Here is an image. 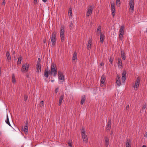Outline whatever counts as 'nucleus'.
I'll return each mask as SVG.
<instances>
[{
    "mask_svg": "<svg viewBox=\"0 0 147 147\" xmlns=\"http://www.w3.org/2000/svg\"><path fill=\"white\" fill-rule=\"evenodd\" d=\"M140 78L139 77H137L136 80L134 84L132 85L134 88V90L136 91L138 89L140 83Z\"/></svg>",
    "mask_w": 147,
    "mask_h": 147,
    "instance_id": "nucleus-1",
    "label": "nucleus"
},
{
    "mask_svg": "<svg viewBox=\"0 0 147 147\" xmlns=\"http://www.w3.org/2000/svg\"><path fill=\"white\" fill-rule=\"evenodd\" d=\"M57 69L54 63L52 64L51 66L50 73L51 74L54 76L57 75Z\"/></svg>",
    "mask_w": 147,
    "mask_h": 147,
    "instance_id": "nucleus-2",
    "label": "nucleus"
},
{
    "mask_svg": "<svg viewBox=\"0 0 147 147\" xmlns=\"http://www.w3.org/2000/svg\"><path fill=\"white\" fill-rule=\"evenodd\" d=\"M65 27L63 25L61 26L60 28V37L61 41L63 42L64 41L65 38Z\"/></svg>",
    "mask_w": 147,
    "mask_h": 147,
    "instance_id": "nucleus-3",
    "label": "nucleus"
},
{
    "mask_svg": "<svg viewBox=\"0 0 147 147\" xmlns=\"http://www.w3.org/2000/svg\"><path fill=\"white\" fill-rule=\"evenodd\" d=\"M29 65L28 63H26L23 64L21 69L22 72L24 73L27 72L29 69Z\"/></svg>",
    "mask_w": 147,
    "mask_h": 147,
    "instance_id": "nucleus-4",
    "label": "nucleus"
},
{
    "mask_svg": "<svg viewBox=\"0 0 147 147\" xmlns=\"http://www.w3.org/2000/svg\"><path fill=\"white\" fill-rule=\"evenodd\" d=\"M86 131L82 127L81 129V133L83 141L86 142L88 141V138L86 134Z\"/></svg>",
    "mask_w": 147,
    "mask_h": 147,
    "instance_id": "nucleus-5",
    "label": "nucleus"
},
{
    "mask_svg": "<svg viewBox=\"0 0 147 147\" xmlns=\"http://www.w3.org/2000/svg\"><path fill=\"white\" fill-rule=\"evenodd\" d=\"M129 11L131 13L133 12L134 9V0H129Z\"/></svg>",
    "mask_w": 147,
    "mask_h": 147,
    "instance_id": "nucleus-6",
    "label": "nucleus"
},
{
    "mask_svg": "<svg viewBox=\"0 0 147 147\" xmlns=\"http://www.w3.org/2000/svg\"><path fill=\"white\" fill-rule=\"evenodd\" d=\"M56 33L55 32H54L52 34L51 39V41L52 46H54L55 44Z\"/></svg>",
    "mask_w": 147,
    "mask_h": 147,
    "instance_id": "nucleus-7",
    "label": "nucleus"
},
{
    "mask_svg": "<svg viewBox=\"0 0 147 147\" xmlns=\"http://www.w3.org/2000/svg\"><path fill=\"white\" fill-rule=\"evenodd\" d=\"M59 80V82L62 83L64 81V77L63 75V74L61 72L59 71L58 72Z\"/></svg>",
    "mask_w": 147,
    "mask_h": 147,
    "instance_id": "nucleus-8",
    "label": "nucleus"
},
{
    "mask_svg": "<svg viewBox=\"0 0 147 147\" xmlns=\"http://www.w3.org/2000/svg\"><path fill=\"white\" fill-rule=\"evenodd\" d=\"M93 7L92 6H89L87 9V11L86 14L87 16H89L91 14L93 10Z\"/></svg>",
    "mask_w": 147,
    "mask_h": 147,
    "instance_id": "nucleus-9",
    "label": "nucleus"
},
{
    "mask_svg": "<svg viewBox=\"0 0 147 147\" xmlns=\"http://www.w3.org/2000/svg\"><path fill=\"white\" fill-rule=\"evenodd\" d=\"M111 11L112 12V15L113 17L115 15V5L114 3H111Z\"/></svg>",
    "mask_w": 147,
    "mask_h": 147,
    "instance_id": "nucleus-10",
    "label": "nucleus"
},
{
    "mask_svg": "<svg viewBox=\"0 0 147 147\" xmlns=\"http://www.w3.org/2000/svg\"><path fill=\"white\" fill-rule=\"evenodd\" d=\"M28 123L27 121L25 123V126L24 128L22 127V131H24L25 132L27 133L28 131Z\"/></svg>",
    "mask_w": 147,
    "mask_h": 147,
    "instance_id": "nucleus-11",
    "label": "nucleus"
},
{
    "mask_svg": "<svg viewBox=\"0 0 147 147\" xmlns=\"http://www.w3.org/2000/svg\"><path fill=\"white\" fill-rule=\"evenodd\" d=\"M77 59V53L76 52H74L72 57L73 63H76V60Z\"/></svg>",
    "mask_w": 147,
    "mask_h": 147,
    "instance_id": "nucleus-12",
    "label": "nucleus"
},
{
    "mask_svg": "<svg viewBox=\"0 0 147 147\" xmlns=\"http://www.w3.org/2000/svg\"><path fill=\"white\" fill-rule=\"evenodd\" d=\"M126 71H124L122 73V80L123 82H125L126 79Z\"/></svg>",
    "mask_w": 147,
    "mask_h": 147,
    "instance_id": "nucleus-13",
    "label": "nucleus"
},
{
    "mask_svg": "<svg viewBox=\"0 0 147 147\" xmlns=\"http://www.w3.org/2000/svg\"><path fill=\"white\" fill-rule=\"evenodd\" d=\"M116 83L119 86H120L121 84L120 75L119 74H118L117 76Z\"/></svg>",
    "mask_w": 147,
    "mask_h": 147,
    "instance_id": "nucleus-14",
    "label": "nucleus"
},
{
    "mask_svg": "<svg viewBox=\"0 0 147 147\" xmlns=\"http://www.w3.org/2000/svg\"><path fill=\"white\" fill-rule=\"evenodd\" d=\"M106 79L105 77L104 76H101V78L100 79V85L101 86H103V85L102 84H103L104 83Z\"/></svg>",
    "mask_w": 147,
    "mask_h": 147,
    "instance_id": "nucleus-15",
    "label": "nucleus"
},
{
    "mask_svg": "<svg viewBox=\"0 0 147 147\" xmlns=\"http://www.w3.org/2000/svg\"><path fill=\"white\" fill-rule=\"evenodd\" d=\"M118 66L120 68H121L122 67V62L121 60V59L118 58Z\"/></svg>",
    "mask_w": 147,
    "mask_h": 147,
    "instance_id": "nucleus-16",
    "label": "nucleus"
},
{
    "mask_svg": "<svg viewBox=\"0 0 147 147\" xmlns=\"http://www.w3.org/2000/svg\"><path fill=\"white\" fill-rule=\"evenodd\" d=\"M124 27L123 26H121L119 30V32L120 34H124Z\"/></svg>",
    "mask_w": 147,
    "mask_h": 147,
    "instance_id": "nucleus-17",
    "label": "nucleus"
},
{
    "mask_svg": "<svg viewBox=\"0 0 147 147\" xmlns=\"http://www.w3.org/2000/svg\"><path fill=\"white\" fill-rule=\"evenodd\" d=\"M111 121L110 120H109L108 121V123L107 125L106 129L107 130H108L110 129L111 128Z\"/></svg>",
    "mask_w": 147,
    "mask_h": 147,
    "instance_id": "nucleus-18",
    "label": "nucleus"
},
{
    "mask_svg": "<svg viewBox=\"0 0 147 147\" xmlns=\"http://www.w3.org/2000/svg\"><path fill=\"white\" fill-rule=\"evenodd\" d=\"M101 27L100 26H99L97 28V30L96 31V34H102L101 33Z\"/></svg>",
    "mask_w": 147,
    "mask_h": 147,
    "instance_id": "nucleus-19",
    "label": "nucleus"
},
{
    "mask_svg": "<svg viewBox=\"0 0 147 147\" xmlns=\"http://www.w3.org/2000/svg\"><path fill=\"white\" fill-rule=\"evenodd\" d=\"M105 36H104V34H101L100 35V42L103 43V42Z\"/></svg>",
    "mask_w": 147,
    "mask_h": 147,
    "instance_id": "nucleus-20",
    "label": "nucleus"
},
{
    "mask_svg": "<svg viewBox=\"0 0 147 147\" xmlns=\"http://www.w3.org/2000/svg\"><path fill=\"white\" fill-rule=\"evenodd\" d=\"M91 44H92L91 40H89V41H88V45H87V49H88L89 50L91 48Z\"/></svg>",
    "mask_w": 147,
    "mask_h": 147,
    "instance_id": "nucleus-21",
    "label": "nucleus"
},
{
    "mask_svg": "<svg viewBox=\"0 0 147 147\" xmlns=\"http://www.w3.org/2000/svg\"><path fill=\"white\" fill-rule=\"evenodd\" d=\"M12 82L13 84H15L16 83V78H15V76L14 74H12Z\"/></svg>",
    "mask_w": 147,
    "mask_h": 147,
    "instance_id": "nucleus-22",
    "label": "nucleus"
},
{
    "mask_svg": "<svg viewBox=\"0 0 147 147\" xmlns=\"http://www.w3.org/2000/svg\"><path fill=\"white\" fill-rule=\"evenodd\" d=\"M64 97L63 95H61V96L60 97L59 101V105H61L62 102V101L63 97Z\"/></svg>",
    "mask_w": 147,
    "mask_h": 147,
    "instance_id": "nucleus-23",
    "label": "nucleus"
},
{
    "mask_svg": "<svg viewBox=\"0 0 147 147\" xmlns=\"http://www.w3.org/2000/svg\"><path fill=\"white\" fill-rule=\"evenodd\" d=\"M86 99V97L85 95H83L82 96V99L81 101V105L83 104L84 102Z\"/></svg>",
    "mask_w": 147,
    "mask_h": 147,
    "instance_id": "nucleus-24",
    "label": "nucleus"
},
{
    "mask_svg": "<svg viewBox=\"0 0 147 147\" xmlns=\"http://www.w3.org/2000/svg\"><path fill=\"white\" fill-rule=\"evenodd\" d=\"M36 69L37 70L36 72L39 73L41 72V66L36 65Z\"/></svg>",
    "mask_w": 147,
    "mask_h": 147,
    "instance_id": "nucleus-25",
    "label": "nucleus"
},
{
    "mask_svg": "<svg viewBox=\"0 0 147 147\" xmlns=\"http://www.w3.org/2000/svg\"><path fill=\"white\" fill-rule=\"evenodd\" d=\"M49 71L48 69L46 70L44 72V75L47 78H48L49 76Z\"/></svg>",
    "mask_w": 147,
    "mask_h": 147,
    "instance_id": "nucleus-26",
    "label": "nucleus"
},
{
    "mask_svg": "<svg viewBox=\"0 0 147 147\" xmlns=\"http://www.w3.org/2000/svg\"><path fill=\"white\" fill-rule=\"evenodd\" d=\"M6 56L7 59L8 60H10L11 58L9 51H7L6 53Z\"/></svg>",
    "mask_w": 147,
    "mask_h": 147,
    "instance_id": "nucleus-27",
    "label": "nucleus"
},
{
    "mask_svg": "<svg viewBox=\"0 0 147 147\" xmlns=\"http://www.w3.org/2000/svg\"><path fill=\"white\" fill-rule=\"evenodd\" d=\"M121 57L123 60H125V54L124 53H123L122 51L121 52Z\"/></svg>",
    "mask_w": 147,
    "mask_h": 147,
    "instance_id": "nucleus-28",
    "label": "nucleus"
},
{
    "mask_svg": "<svg viewBox=\"0 0 147 147\" xmlns=\"http://www.w3.org/2000/svg\"><path fill=\"white\" fill-rule=\"evenodd\" d=\"M68 14L70 16H72V11L71 10V8H70L69 10Z\"/></svg>",
    "mask_w": 147,
    "mask_h": 147,
    "instance_id": "nucleus-29",
    "label": "nucleus"
},
{
    "mask_svg": "<svg viewBox=\"0 0 147 147\" xmlns=\"http://www.w3.org/2000/svg\"><path fill=\"white\" fill-rule=\"evenodd\" d=\"M116 5L118 6H120V0H116Z\"/></svg>",
    "mask_w": 147,
    "mask_h": 147,
    "instance_id": "nucleus-30",
    "label": "nucleus"
},
{
    "mask_svg": "<svg viewBox=\"0 0 147 147\" xmlns=\"http://www.w3.org/2000/svg\"><path fill=\"white\" fill-rule=\"evenodd\" d=\"M71 143H72L71 141L70 140H69L68 142V144L69 146L70 147H72V144Z\"/></svg>",
    "mask_w": 147,
    "mask_h": 147,
    "instance_id": "nucleus-31",
    "label": "nucleus"
},
{
    "mask_svg": "<svg viewBox=\"0 0 147 147\" xmlns=\"http://www.w3.org/2000/svg\"><path fill=\"white\" fill-rule=\"evenodd\" d=\"M73 27V25L72 22H71L69 24V28L71 30L72 29Z\"/></svg>",
    "mask_w": 147,
    "mask_h": 147,
    "instance_id": "nucleus-32",
    "label": "nucleus"
},
{
    "mask_svg": "<svg viewBox=\"0 0 147 147\" xmlns=\"http://www.w3.org/2000/svg\"><path fill=\"white\" fill-rule=\"evenodd\" d=\"M40 107H42L44 106V102L43 101H41L40 103Z\"/></svg>",
    "mask_w": 147,
    "mask_h": 147,
    "instance_id": "nucleus-33",
    "label": "nucleus"
},
{
    "mask_svg": "<svg viewBox=\"0 0 147 147\" xmlns=\"http://www.w3.org/2000/svg\"><path fill=\"white\" fill-rule=\"evenodd\" d=\"M22 59L21 58H19L18 61L17 62L18 64H20L21 63Z\"/></svg>",
    "mask_w": 147,
    "mask_h": 147,
    "instance_id": "nucleus-34",
    "label": "nucleus"
},
{
    "mask_svg": "<svg viewBox=\"0 0 147 147\" xmlns=\"http://www.w3.org/2000/svg\"><path fill=\"white\" fill-rule=\"evenodd\" d=\"M109 61L111 63V64H112V63L113 61V59L111 57H110L109 58Z\"/></svg>",
    "mask_w": 147,
    "mask_h": 147,
    "instance_id": "nucleus-35",
    "label": "nucleus"
},
{
    "mask_svg": "<svg viewBox=\"0 0 147 147\" xmlns=\"http://www.w3.org/2000/svg\"><path fill=\"white\" fill-rule=\"evenodd\" d=\"M28 96L26 95H25L24 97V100L25 101H26L27 100Z\"/></svg>",
    "mask_w": 147,
    "mask_h": 147,
    "instance_id": "nucleus-36",
    "label": "nucleus"
},
{
    "mask_svg": "<svg viewBox=\"0 0 147 147\" xmlns=\"http://www.w3.org/2000/svg\"><path fill=\"white\" fill-rule=\"evenodd\" d=\"M146 105H144L142 107V110L143 111H144L146 109Z\"/></svg>",
    "mask_w": 147,
    "mask_h": 147,
    "instance_id": "nucleus-37",
    "label": "nucleus"
},
{
    "mask_svg": "<svg viewBox=\"0 0 147 147\" xmlns=\"http://www.w3.org/2000/svg\"><path fill=\"white\" fill-rule=\"evenodd\" d=\"M6 123L8 124L9 126H11V125L9 123V120H7L5 121Z\"/></svg>",
    "mask_w": 147,
    "mask_h": 147,
    "instance_id": "nucleus-38",
    "label": "nucleus"
},
{
    "mask_svg": "<svg viewBox=\"0 0 147 147\" xmlns=\"http://www.w3.org/2000/svg\"><path fill=\"white\" fill-rule=\"evenodd\" d=\"M123 34H119V37L120 39L122 40V39Z\"/></svg>",
    "mask_w": 147,
    "mask_h": 147,
    "instance_id": "nucleus-39",
    "label": "nucleus"
},
{
    "mask_svg": "<svg viewBox=\"0 0 147 147\" xmlns=\"http://www.w3.org/2000/svg\"><path fill=\"white\" fill-rule=\"evenodd\" d=\"M126 145V147H130L129 143L128 142H127Z\"/></svg>",
    "mask_w": 147,
    "mask_h": 147,
    "instance_id": "nucleus-40",
    "label": "nucleus"
},
{
    "mask_svg": "<svg viewBox=\"0 0 147 147\" xmlns=\"http://www.w3.org/2000/svg\"><path fill=\"white\" fill-rule=\"evenodd\" d=\"M105 142H109V139L108 138H106L105 139Z\"/></svg>",
    "mask_w": 147,
    "mask_h": 147,
    "instance_id": "nucleus-41",
    "label": "nucleus"
},
{
    "mask_svg": "<svg viewBox=\"0 0 147 147\" xmlns=\"http://www.w3.org/2000/svg\"><path fill=\"white\" fill-rule=\"evenodd\" d=\"M37 62V64L36 65H39V66H40V63L39 62Z\"/></svg>",
    "mask_w": 147,
    "mask_h": 147,
    "instance_id": "nucleus-42",
    "label": "nucleus"
},
{
    "mask_svg": "<svg viewBox=\"0 0 147 147\" xmlns=\"http://www.w3.org/2000/svg\"><path fill=\"white\" fill-rule=\"evenodd\" d=\"M109 145V142H105V145L107 146H108Z\"/></svg>",
    "mask_w": 147,
    "mask_h": 147,
    "instance_id": "nucleus-43",
    "label": "nucleus"
},
{
    "mask_svg": "<svg viewBox=\"0 0 147 147\" xmlns=\"http://www.w3.org/2000/svg\"><path fill=\"white\" fill-rule=\"evenodd\" d=\"M41 62V60H40V58H38V60L37 61V62Z\"/></svg>",
    "mask_w": 147,
    "mask_h": 147,
    "instance_id": "nucleus-44",
    "label": "nucleus"
},
{
    "mask_svg": "<svg viewBox=\"0 0 147 147\" xmlns=\"http://www.w3.org/2000/svg\"><path fill=\"white\" fill-rule=\"evenodd\" d=\"M58 87L57 88H56L55 90V92L56 93H57L58 92Z\"/></svg>",
    "mask_w": 147,
    "mask_h": 147,
    "instance_id": "nucleus-45",
    "label": "nucleus"
},
{
    "mask_svg": "<svg viewBox=\"0 0 147 147\" xmlns=\"http://www.w3.org/2000/svg\"><path fill=\"white\" fill-rule=\"evenodd\" d=\"M129 108V105H127L126 107V109H128Z\"/></svg>",
    "mask_w": 147,
    "mask_h": 147,
    "instance_id": "nucleus-46",
    "label": "nucleus"
},
{
    "mask_svg": "<svg viewBox=\"0 0 147 147\" xmlns=\"http://www.w3.org/2000/svg\"><path fill=\"white\" fill-rule=\"evenodd\" d=\"M100 65L101 66H102L104 65V63L102 62H101L100 63Z\"/></svg>",
    "mask_w": 147,
    "mask_h": 147,
    "instance_id": "nucleus-47",
    "label": "nucleus"
},
{
    "mask_svg": "<svg viewBox=\"0 0 147 147\" xmlns=\"http://www.w3.org/2000/svg\"><path fill=\"white\" fill-rule=\"evenodd\" d=\"M144 136L147 138V131L146 132Z\"/></svg>",
    "mask_w": 147,
    "mask_h": 147,
    "instance_id": "nucleus-48",
    "label": "nucleus"
},
{
    "mask_svg": "<svg viewBox=\"0 0 147 147\" xmlns=\"http://www.w3.org/2000/svg\"><path fill=\"white\" fill-rule=\"evenodd\" d=\"M43 42L44 43H45L46 42V40L45 39V40H43Z\"/></svg>",
    "mask_w": 147,
    "mask_h": 147,
    "instance_id": "nucleus-49",
    "label": "nucleus"
},
{
    "mask_svg": "<svg viewBox=\"0 0 147 147\" xmlns=\"http://www.w3.org/2000/svg\"><path fill=\"white\" fill-rule=\"evenodd\" d=\"M42 1L44 2L45 3L47 1V0H42Z\"/></svg>",
    "mask_w": 147,
    "mask_h": 147,
    "instance_id": "nucleus-50",
    "label": "nucleus"
},
{
    "mask_svg": "<svg viewBox=\"0 0 147 147\" xmlns=\"http://www.w3.org/2000/svg\"><path fill=\"white\" fill-rule=\"evenodd\" d=\"M7 120H9L8 115H7Z\"/></svg>",
    "mask_w": 147,
    "mask_h": 147,
    "instance_id": "nucleus-51",
    "label": "nucleus"
},
{
    "mask_svg": "<svg viewBox=\"0 0 147 147\" xmlns=\"http://www.w3.org/2000/svg\"><path fill=\"white\" fill-rule=\"evenodd\" d=\"M142 147H146V146L145 145H143Z\"/></svg>",
    "mask_w": 147,
    "mask_h": 147,
    "instance_id": "nucleus-52",
    "label": "nucleus"
},
{
    "mask_svg": "<svg viewBox=\"0 0 147 147\" xmlns=\"http://www.w3.org/2000/svg\"><path fill=\"white\" fill-rule=\"evenodd\" d=\"M3 3L4 4H5V1L4 0L3 1Z\"/></svg>",
    "mask_w": 147,
    "mask_h": 147,
    "instance_id": "nucleus-53",
    "label": "nucleus"
},
{
    "mask_svg": "<svg viewBox=\"0 0 147 147\" xmlns=\"http://www.w3.org/2000/svg\"><path fill=\"white\" fill-rule=\"evenodd\" d=\"M37 1V0H34V2H35Z\"/></svg>",
    "mask_w": 147,
    "mask_h": 147,
    "instance_id": "nucleus-54",
    "label": "nucleus"
},
{
    "mask_svg": "<svg viewBox=\"0 0 147 147\" xmlns=\"http://www.w3.org/2000/svg\"><path fill=\"white\" fill-rule=\"evenodd\" d=\"M51 82H53L54 81V80H51Z\"/></svg>",
    "mask_w": 147,
    "mask_h": 147,
    "instance_id": "nucleus-55",
    "label": "nucleus"
},
{
    "mask_svg": "<svg viewBox=\"0 0 147 147\" xmlns=\"http://www.w3.org/2000/svg\"><path fill=\"white\" fill-rule=\"evenodd\" d=\"M14 53H15V52L14 51H13V54H14Z\"/></svg>",
    "mask_w": 147,
    "mask_h": 147,
    "instance_id": "nucleus-56",
    "label": "nucleus"
}]
</instances>
